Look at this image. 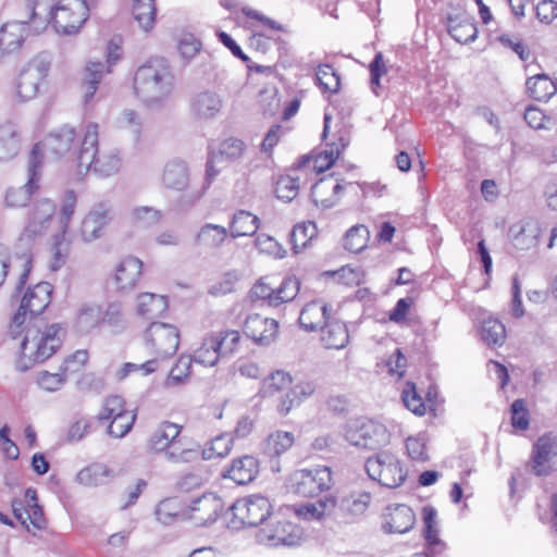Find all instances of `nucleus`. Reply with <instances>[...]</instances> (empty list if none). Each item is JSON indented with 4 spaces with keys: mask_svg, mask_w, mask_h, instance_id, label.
Returning <instances> with one entry per match:
<instances>
[{
    "mask_svg": "<svg viewBox=\"0 0 557 557\" xmlns=\"http://www.w3.org/2000/svg\"><path fill=\"white\" fill-rule=\"evenodd\" d=\"M294 434L286 431L271 433L262 444L263 454L268 457H276L288 450L294 444Z\"/></svg>",
    "mask_w": 557,
    "mask_h": 557,
    "instance_id": "obj_39",
    "label": "nucleus"
},
{
    "mask_svg": "<svg viewBox=\"0 0 557 557\" xmlns=\"http://www.w3.org/2000/svg\"><path fill=\"white\" fill-rule=\"evenodd\" d=\"M22 137L17 126L11 122L0 125V161L13 159L21 149Z\"/></svg>",
    "mask_w": 557,
    "mask_h": 557,
    "instance_id": "obj_34",
    "label": "nucleus"
},
{
    "mask_svg": "<svg viewBox=\"0 0 557 557\" xmlns=\"http://www.w3.org/2000/svg\"><path fill=\"white\" fill-rule=\"evenodd\" d=\"M52 289V285L48 282H40L33 288H28L13 317V325L16 327L23 325L27 314L37 317L42 313L51 301Z\"/></svg>",
    "mask_w": 557,
    "mask_h": 557,
    "instance_id": "obj_14",
    "label": "nucleus"
},
{
    "mask_svg": "<svg viewBox=\"0 0 557 557\" xmlns=\"http://www.w3.org/2000/svg\"><path fill=\"white\" fill-rule=\"evenodd\" d=\"M65 380H66V372H62L59 369V372H55V373H51L48 371L40 372L38 375L37 383L40 386V388H42L47 392H57L65 383Z\"/></svg>",
    "mask_w": 557,
    "mask_h": 557,
    "instance_id": "obj_61",
    "label": "nucleus"
},
{
    "mask_svg": "<svg viewBox=\"0 0 557 557\" xmlns=\"http://www.w3.org/2000/svg\"><path fill=\"white\" fill-rule=\"evenodd\" d=\"M102 323V309L96 302L82 305L76 318V325L82 332H89Z\"/></svg>",
    "mask_w": 557,
    "mask_h": 557,
    "instance_id": "obj_45",
    "label": "nucleus"
},
{
    "mask_svg": "<svg viewBox=\"0 0 557 557\" xmlns=\"http://www.w3.org/2000/svg\"><path fill=\"white\" fill-rule=\"evenodd\" d=\"M55 210L57 206L53 201L50 199H41L34 203L28 213L27 224L16 244L17 247L21 248L20 261L23 268V273L21 277H18L15 287L16 293H20L26 284L32 269V244L35 239L42 237L47 233L53 221Z\"/></svg>",
    "mask_w": 557,
    "mask_h": 557,
    "instance_id": "obj_2",
    "label": "nucleus"
},
{
    "mask_svg": "<svg viewBox=\"0 0 557 557\" xmlns=\"http://www.w3.org/2000/svg\"><path fill=\"white\" fill-rule=\"evenodd\" d=\"M76 201L77 198L75 193L73 190H67L63 198L59 218L60 227L58 233L61 235H65L67 232L70 221L75 212Z\"/></svg>",
    "mask_w": 557,
    "mask_h": 557,
    "instance_id": "obj_58",
    "label": "nucleus"
},
{
    "mask_svg": "<svg viewBox=\"0 0 557 557\" xmlns=\"http://www.w3.org/2000/svg\"><path fill=\"white\" fill-rule=\"evenodd\" d=\"M330 318L327 305L321 300H313L302 308L298 322L305 331L313 332L322 329Z\"/></svg>",
    "mask_w": 557,
    "mask_h": 557,
    "instance_id": "obj_26",
    "label": "nucleus"
},
{
    "mask_svg": "<svg viewBox=\"0 0 557 557\" xmlns=\"http://www.w3.org/2000/svg\"><path fill=\"white\" fill-rule=\"evenodd\" d=\"M114 478V471L102 462H92L76 474V481L88 487L109 483Z\"/></svg>",
    "mask_w": 557,
    "mask_h": 557,
    "instance_id": "obj_32",
    "label": "nucleus"
},
{
    "mask_svg": "<svg viewBox=\"0 0 557 557\" xmlns=\"http://www.w3.org/2000/svg\"><path fill=\"white\" fill-rule=\"evenodd\" d=\"M336 499L334 497H325L314 504L304 505L295 510V515L306 520H320L325 515H332Z\"/></svg>",
    "mask_w": 557,
    "mask_h": 557,
    "instance_id": "obj_43",
    "label": "nucleus"
},
{
    "mask_svg": "<svg viewBox=\"0 0 557 557\" xmlns=\"http://www.w3.org/2000/svg\"><path fill=\"white\" fill-rule=\"evenodd\" d=\"M85 0H59L54 8L52 27L58 34H76L88 17Z\"/></svg>",
    "mask_w": 557,
    "mask_h": 557,
    "instance_id": "obj_7",
    "label": "nucleus"
},
{
    "mask_svg": "<svg viewBox=\"0 0 557 557\" xmlns=\"http://www.w3.org/2000/svg\"><path fill=\"white\" fill-rule=\"evenodd\" d=\"M69 247L64 243V235L60 233L54 235V244L52 246V261L50 263V269L52 271H58L61 269L67 258Z\"/></svg>",
    "mask_w": 557,
    "mask_h": 557,
    "instance_id": "obj_63",
    "label": "nucleus"
},
{
    "mask_svg": "<svg viewBox=\"0 0 557 557\" xmlns=\"http://www.w3.org/2000/svg\"><path fill=\"white\" fill-rule=\"evenodd\" d=\"M344 190V187L334 178L333 174L322 177L311 188V199L323 209L334 207L338 201V195Z\"/></svg>",
    "mask_w": 557,
    "mask_h": 557,
    "instance_id": "obj_25",
    "label": "nucleus"
},
{
    "mask_svg": "<svg viewBox=\"0 0 557 557\" xmlns=\"http://www.w3.org/2000/svg\"><path fill=\"white\" fill-rule=\"evenodd\" d=\"M128 411L129 410L125 409V401L121 396L111 395L103 400L102 408L97 419L99 422H104Z\"/></svg>",
    "mask_w": 557,
    "mask_h": 557,
    "instance_id": "obj_52",
    "label": "nucleus"
},
{
    "mask_svg": "<svg viewBox=\"0 0 557 557\" xmlns=\"http://www.w3.org/2000/svg\"><path fill=\"white\" fill-rule=\"evenodd\" d=\"M271 512L272 505L264 495L246 496V527H257L263 523Z\"/></svg>",
    "mask_w": 557,
    "mask_h": 557,
    "instance_id": "obj_31",
    "label": "nucleus"
},
{
    "mask_svg": "<svg viewBox=\"0 0 557 557\" xmlns=\"http://www.w3.org/2000/svg\"><path fill=\"white\" fill-rule=\"evenodd\" d=\"M371 495L366 492H356L348 495H343L339 499H336V505L332 515L336 519L350 523L362 516L370 504Z\"/></svg>",
    "mask_w": 557,
    "mask_h": 557,
    "instance_id": "obj_21",
    "label": "nucleus"
},
{
    "mask_svg": "<svg viewBox=\"0 0 557 557\" xmlns=\"http://www.w3.org/2000/svg\"><path fill=\"white\" fill-rule=\"evenodd\" d=\"M292 383V377L287 372L276 371L268 376L261 387L263 395H271L288 387Z\"/></svg>",
    "mask_w": 557,
    "mask_h": 557,
    "instance_id": "obj_59",
    "label": "nucleus"
},
{
    "mask_svg": "<svg viewBox=\"0 0 557 557\" xmlns=\"http://www.w3.org/2000/svg\"><path fill=\"white\" fill-rule=\"evenodd\" d=\"M50 64V57L47 53H40L21 71L17 95L22 100H30L37 96L39 86L48 75Z\"/></svg>",
    "mask_w": 557,
    "mask_h": 557,
    "instance_id": "obj_12",
    "label": "nucleus"
},
{
    "mask_svg": "<svg viewBox=\"0 0 557 557\" xmlns=\"http://www.w3.org/2000/svg\"><path fill=\"white\" fill-rule=\"evenodd\" d=\"M240 341V334L238 331L230 330L221 332L216 335H211L210 347H216L220 357L231 355L237 347Z\"/></svg>",
    "mask_w": 557,
    "mask_h": 557,
    "instance_id": "obj_49",
    "label": "nucleus"
},
{
    "mask_svg": "<svg viewBox=\"0 0 557 557\" xmlns=\"http://www.w3.org/2000/svg\"><path fill=\"white\" fill-rule=\"evenodd\" d=\"M481 339L488 347L502 346L506 338L505 325L494 318L485 319L480 330Z\"/></svg>",
    "mask_w": 557,
    "mask_h": 557,
    "instance_id": "obj_44",
    "label": "nucleus"
},
{
    "mask_svg": "<svg viewBox=\"0 0 557 557\" xmlns=\"http://www.w3.org/2000/svg\"><path fill=\"white\" fill-rule=\"evenodd\" d=\"M528 95L536 101H547L556 91L557 86L546 74H537L525 82Z\"/></svg>",
    "mask_w": 557,
    "mask_h": 557,
    "instance_id": "obj_38",
    "label": "nucleus"
},
{
    "mask_svg": "<svg viewBox=\"0 0 557 557\" xmlns=\"http://www.w3.org/2000/svg\"><path fill=\"white\" fill-rule=\"evenodd\" d=\"M168 307V299L162 295L143 293L137 298V313L146 320L162 317Z\"/></svg>",
    "mask_w": 557,
    "mask_h": 557,
    "instance_id": "obj_36",
    "label": "nucleus"
},
{
    "mask_svg": "<svg viewBox=\"0 0 557 557\" xmlns=\"http://www.w3.org/2000/svg\"><path fill=\"white\" fill-rule=\"evenodd\" d=\"M364 468L372 480L389 488L401 485L407 476V471L398 457L388 450H382L369 457Z\"/></svg>",
    "mask_w": 557,
    "mask_h": 557,
    "instance_id": "obj_6",
    "label": "nucleus"
},
{
    "mask_svg": "<svg viewBox=\"0 0 557 557\" xmlns=\"http://www.w3.org/2000/svg\"><path fill=\"white\" fill-rule=\"evenodd\" d=\"M233 438L228 434H222L210 442V446L202 450L203 459L226 456L232 448Z\"/></svg>",
    "mask_w": 557,
    "mask_h": 557,
    "instance_id": "obj_57",
    "label": "nucleus"
},
{
    "mask_svg": "<svg viewBox=\"0 0 557 557\" xmlns=\"http://www.w3.org/2000/svg\"><path fill=\"white\" fill-rule=\"evenodd\" d=\"M98 124L89 123L86 126L83 140L75 152L78 174L85 175L90 171L108 177L119 172L121 159L116 150H100L98 145Z\"/></svg>",
    "mask_w": 557,
    "mask_h": 557,
    "instance_id": "obj_3",
    "label": "nucleus"
},
{
    "mask_svg": "<svg viewBox=\"0 0 557 557\" xmlns=\"http://www.w3.org/2000/svg\"><path fill=\"white\" fill-rule=\"evenodd\" d=\"M344 435L349 444L367 449H377L389 443L386 426L368 418L350 420L346 424Z\"/></svg>",
    "mask_w": 557,
    "mask_h": 557,
    "instance_id": "obj_5",
    "label": "nucleus"
},
{
    "mask_svg": "<svg viewBox=\"0 0 557 557\" xmlns=\"http://www.w3.org/2000/svg\"><path fill=\"white\" fill-rule=\"evenodd\" d=\"M144 338L145 345L159 358L173 356L180 345L178 329L163 322H151Z\"/></svg>",
    "mask_w": 557,
    "mask_h": 557,
    "instance_id": "obj_11",
    "label": "nucleus"
},
{
    "mask_svg": "<svg viewBox=\"0 0 557 557\" xmlns=\"http://www.w3.org/2000/svg\"><path fill=\"white\" fill-rule=\"evenodd\" d=\"M178 52L183 60L188 63L193 58L199 57L203 61H209L210 55L201 52V41L193 35H185L178 42Z\"/></svg>",
    "mask_w": 557,
    "mask_h": 557,
    "instance_id": "obj_51",
    "label": "nucleus"
},
{
    "mask_svg": "<svg viewBox=\"0 0 557 557\" xmlns=\"http://www.w3.org/2000/svg\"><path fill=\"white\" fill-rule=\"evenodd\" d=\"M174 76L164 58H153L139 66L134 76V91L148 108H161L173 90Z\"/></svg>",
    "mask_w": 557,
    "mask_h": 557,
    "instance_id": "obj_1",
    "label": "nucleus"
},
{
    "mask_svg": "<svg viewBox=\"0 0 557 557\" xmlns=\"http://www.w3.org/2000/svg\"><path fill=\"white\" fill-rule=\"evenodd\" d=\"M299 178L292 175L281 176L276 182L275 193L278 199L292 201L298 195Z\"/></svg>",
    "mask_w": 557,
    "mask_h": 557,
    "instance_id": "obj_56",
    "label": "nucleus"
},
{
    "mask_svg": "<svg viewBox=\"0 0 557 557\" xmlns=\"http://www.w3.org/2000/svg\"><path fill=\"white\" fill-rule=\"evenodd\" d=\"M124 321L123 304L121 301L109 302L106 310L102 311V323L113 327H123Z\"/></svg>",
    "mask_w": 557,
    "mask_h": 557,
    "instance_id": "obj_62",
    "label": "nucleus"
},
{
    "mask_svg": "<svg viewBox=\"0 0 557 557\" xmlns=\"http://www.w3.org/2000/svg\"><path fill=\"white\" fill-rule=\"evenodd\" d=\"M75 131L71 127H62L59 131L51 133L42 141L37 143L28 157L32 162L34 152L36 151L37 168L42 172V165L47 158H60L70 152L71 147L75 140Z\"/></svg>",
    "mask_w": 557,
    "mask_h": 557,
    "instance_id": "obj_10",
    "label": "nucleus"
},
{
    "mask_svg": "<svg viewBox=\"0 0 557 557\" xmlns=\"http://www.w3.org/2000/svg\"><path fill=\"white\" fill-rule=\"evenodd\" d=\"M190 182L188 164L181 159L169 161L161 174V184L168 190L185 191Z\"/></svg>",
    "mask_w": 557,
    "mask_h": 557,
    "instance_id": "obj_23",
    "label": "nucleus"
},
{
    "mask_svg": "<svg viewBox=\"0 0 557 557\" xmlns=\"http://www.w3.org/2000/svg\"><path fill=\"white\" fill-rule=\"evenodd\" d=\"M104 64L102 62H89L85 69V77H84V102L88 104L97 89L98 85L101 82L103 74Z\"/></svg>",
    "mask_w": 557,
    "mask_h": 557,
    "instance_id": "obj_46",
    "label": "nucleus"
},
{
    "mask_svg": "<svg viewBox=\"0 0 557 557\" xmlns=\"http://www.w3.org/2000/svg\"><path fill=\"white\" fill-rule=\"evenodd\" d=\"M210 339L211 336L203 339L201 347L194 352L191 360L206 367H213L218 362L219 350L216 347H210Z\"/></svg>",
    "mask_w": 557,
    "mask_h": 557,
    "instance_id": "obj_60",
    "label": "nucleus"
},
{
    "mask_svg": "<svg viewBox=\"0 0 557 557\" xmlns=\"http://www.w3.org/2000/svg\"><path fill=\"white\" fill-rule=\"evenodd\" d=\"M135 421L136 413L134 411H128L122 416L113 418L107 432L112 437L122 438L132 430Z\"/></svg>",
    "mask_w": 557,
    "mask_h": 557,
    "instance_id": "obj_54",
    "label": "nucleus"
},
{
    "mask_svg": "<svg viewBox=\"0 0 557 557\" xmlns=\"http://www.w3.org/2000/svg\"><path fill=\"white\" fill-rule=\"evenodd\" d=\"M541 235V227L533 221H521L508 230V237L518 250H529L535 247Z\"/></svg>",
    "mask_w": 557,
    "mask_h": 557,
    "instance_id": "obj_24",
    "label": "nucleus"
},
{
    "mask_svg": "<svg viewBox=\"0 0 557 557\" xmlns=\"http://www.w3.org/2000/svg\"><path fill=\"white\" fill-rule=\"evenodd\" d=\"M332 485V472L326 466L301 469L289 479L290 491L302 497H313Z\"/></svg>",
    "mask_w": 557,
    "mask_h": 557,
    "instance_id": "obj_8",
    "label": "nucleus"
},
{
    "mask_svg": "<svg viewBox=\"0 0 557 557\" xmlns=\"http://www.w3.org/2000/svg\"><path fill=\"white\" fill-rule=\"evenodd\" d=\"M369 237V230L364 225H355L347 231L344 247L350 252L358 253L367 247Z\"/></svg>",
    "mask_w": 557,
    "mask_h": 557,
    "instance_id": "obj_50",
    "label": "nucleus"
},
{
    "mask_svg": "<svg viewBox=\"0 0 557 557\" xmlns=\"http://www.w3.org/2000/svg\"><path fill=\"white\" fill-rule=\"evenodd\" d=\"M60 331L58 324L46 326L44 331L28 327L21 343V356L16 361V369L25 372L54 355L62 345Z\"/></svg>",
    "mask_w": 557,
    "mask_h": 557,
    "instance_id": "obj_4",
    "label": "nucleus"
},
{
    "mask_svg": "<svg viewBox=\"0 0 557 557\" xmlns=\"http://www.w3.org/2000/svg\"><path fill=\"white\" fill-rule=\"evenodd\" d=\"M278 323L276 320L251 313L246 317V337L260 347L270 346L276 338Z\"/></svg>",
    "mask_w": 557,
    "mask_h": 557,
    "instance_id": "obj_19",
    "label": "nucleus"
},
{
    "mask_svg": "<svg viewBox=\"0 0 557 557\" xmlns=\"http://www.w3.org/2000/svg\"><path fill=\"white\" fill-rule=\"evenodd\" d=\"M437 511L432 506H424L422 509L423 537L426 544L438 543V528L436 525Z\"/></svg>",
    "mask_w": 557,
    "mask_h": 557,
    "instance_id": "obj_53",
    "label": "nucleus"
},
{
    "mask_svg": "<svg viewBox=\"0 0 557 557\" xmlns=\"http://www.w3.org/2000/svg\"><path fill=\"white\" fill-rule=\"evenodd\" d=\"M113 218V207L109 202L96 203L82 222L83 240L89 243L101 237Z\"/></svg>",
    "mask_w": 557,
    "mask_h": 557,
    "instance_id": "obj_17",
    "label": "nucleus"
},
{
    "mask_svg": "<svg viewBox=\"0 0 557 557\" xmlns=\"http://www.w3.org/2000/svg\"><path fill=\"white\" fill-rule=\"evenodd\" d=\"M36 151L33 161L27 164V181L23 186L11 187L7 190L5 202L8 207H25L32 196L40 188L41 171L37 168Z\"/></svg>",
    "mask_w": 557,
    "mask_h": 557,
    "instance_id": "obj_18",
    "label": "nucleus"
},
{
    "mask_svg": "<svg viewBox=\"0 0 557 557\" xmlns=\"http://www.w3.org/2000/svg\"><path fill=\"white\" fill-rule=\"evenodd\" d=\"M228 232L224 226L206 223L195 237V244L205 249H218L227 238Z\"/></svg>",
    "mask_w": 557,
    "mask_h": 557,
    "instance_id": "obj_37",
    "label": "nucleus"
},
{
    "mask_svg": "<svg viewBox=\"0 0 557 557\" xmlns=\"http://www.w3.org/2000/svg\"><path fill=\"white\" fill-rule=\"evenodd\" d=\"M132 13L139 26L148 32L153 27L156 21L154 0H132Z\"/></svg>",
    "mask_w": 557,
    "mask_h": 557,
    "instance_id": "obj_42",
    "label": "nucleus"
},
{
    "mask_svg": "<svg viewBox=\"0 0 557 557\" xmlns=\"http://www.w3.org/2000/svg\"><path fill=\"white\" fill-rule=\"evenodd\" d=\"M26 22H9L0 28V51L11 53L17 50L26 36Z\"/></svg>",
    "mask_w": 557,
    "mask_h": 557,
    "instance_id": "obj_33",
    "label": "nucleus"
},
{
    "mask_svg": "<svg viewBox=\"0 0 557 557\" xmlns=\"http://www.w3.org/2000/svg\"><path fill=\"white\" fill-rule=\"evenodd\" d=\"M300 283L296 277H286L274 287L265 278L259 280L250 289L252 301L261 300L270 307H277L283 302L292 301L299 293Z\"/></svg>",
    "mask_w": 557,
    "mask_h": 557,
    "instance_id": "obj_13",
    "label": "nucleus"
},
{
    "mask_svg": "<svg viewBox=\"0 0 557 557\" xmlns=\"http://www.w3.org/2000/svg\"><path fill=\"white\" fill-rule=\"evenodd\" d=\"M321 341L327 349H342L349 342L346 324L338 320H330L322 326Z\"/></svg>",
    "mask_w": 557,
    "mask_h": 557,
    "instance_id": "obj_35",
    "label": "nucleus"
},
{
    "mask_svg": "<svg viewBox=\"0 0 557 557\" xmlns=\"http://www.w3.org/2000/svg\"><path fill=\"white\" fill-rule=\"evenodd\" d=\"M253 243L260 252L274 255L281 259L286 256V251L271 236L261 234L255 238Z\"/></svg>",
    "mask_w": 557,
    "mask_h": 557,
    "instance_id": "obj_64",
    "label": "nucleus"
},
{
    "mask_svg": "<svg viewBox=\"0 0 557 557\" xmlns=\"http://www.w3.org/2000/svg\"><path fill=\"white\" fill-rule=\"evenodd\" d=\"M447 30L460 44L472 42L478 36L474 22L466 14L448 15Z\"/></svg>",
    "mask_w": 557,
    "mask_h": 557,
    "instance_id": "obj_30",
    "label": "nucleus"
},
{
    "mask_svg": "<svg viewBox=\"0 0 557 557\" xmlns=\"http://www.w3.org/2000/svg\"><path fill=\"white\" fill-rule=\"evenodd\" d=\"M143 271V262L135 257L123 259L116 268L114 281L121 290H129L136 286Z\"/></svg>",
    "mask_w": 557,
    "mask_h": 557,
    "instance_id": "obj_28",
    "label": "nucleus"
},
{
    "mask_svg": "<svg viewBox=\"0 0 557 557\" xmlns=\"http://www.w3.org/2000/svg\"><path fill=\"white\" fill-rule=\"evenodd\" d=\"M163 219V213L149 206H138L131 210L129 221L138 228H150L158 225Z\"/></svg>",
    "mask_w": 557,
    "mask_h": 557,
    "instance_id": "obj_41",
    "label": "nucleus"
},
{
    "mask_svg": "<svg viewBox=\"0 0 557 557\" xmlns=\"http://www.w3.org/2000/svg\"><path fill=\"white\" fill-rule=\"evenodd\" d=\"M216 161H220L219 157L214 153V151H210L209 158H208V161H207V164H206V180H205V183H203L201 189L200 190H193V191H189L188 194L182 195L180 197V205L182 207H191L197 201H199L201 199V197L203 196L205 191L210 186L212 180L215 177V175L219 172L214 168V163Z\"/></svg>",
    "mask_w": 557,
    "mask_h": 557,
    "instance_id": "obj_40",
    "label": "nucleus"
},
{
    "mask_svg": "<svg viewBox=\"0 0 557 557\" xmlns=\"http://www.w3.org/2000/svg\"><path fill=\"white\" fill-rule=\"evenodd\" d=\"M25 502L27 504V510H25V524L28 529V522L36 529H42L46 524L42 507L38 504L36 491L28 487L25 491Z\"/></svg>",
    "mask_w": 557,
    "mask_h": 557,
    "instance_id": "obj_47",
    "label": "nucleus"
},
{
    "mask_svg": "<svg viewBox=\"0 0 557 557\" xmlns=\"http://www.w3.org/2000/svg\"><path fill=\"white\" fill-rule=\"evenodd\" d=\"M317 81L324 91L337 92L341 86L339 76L327 64L319 65L315 72Z\"/></svg>",
    "mask_w": 557,
    "mask_h": 557,
    "instance_id": "obj_55",
    "label": "nucleus"
},
{
    "mask_svg": "<svg viewBox=\"0 0 557 557\" xmlns=\"http://www.w3.org/2000/svg\"><path fill=\"white\" fill-rule=\"evenodd\" d=\"M181 433V426L172 422H163L150 436L148 447L151 451L160 453L172 450L176 447V438Z\"/></svg>",
    "mask_w": 557,
    "mask_h": 557,
    "instance_id": "obj_29",
    "label": "nucleus"
},
{
    "mask_svg": "<svg viewBox=\"0 0 557 557\" xmlns=\"http://www.w3.org/2000/svg\"><path fill=\"white\" fill-rule=\"evenodd\" d=\"M382 518V530L387 534H405L416 524V513L405 504L387 506Z\"/></svg>",
    "mask_w": 557,
    "mask_h": 557,
    "instance_id": "obj_20",
    "label": "nucleus"
},
{
    "mask_svg": "<svg viewBox=\"0 0 557 557\" xmlns=\"http://www.w3.org/2000/svg\"><path fill=\"white\" fill-rule=\"evenodd\" d=\"M527 470L536 476H547L557 471V435L547 433L536 440Z\"/></svg>",
    "mask_w": 557,
    "mask_h": 557,
    "instance_id": "obj_9",
    "label": "nucleus"
},
{
    "mask_svg": "<svg viewBox=\"0 0 557 557\" xmlns=\"http://www.w3.org/2000/svg\"><path fill=\"white\" fill-rule=\"evenodd\" d=\"M223 107L221 96L213 90L195 92L189 100V112L197 121H209L218 116Z\"/></svg>",
    "mask_w": 557,
    "mask_h": 557,
    "instance_id": "obj_22",
    "label": "nucleus"
},
{
    "mask_svg": "<svg viewBox=\"0 0 557 557\" xmlns=\"http://www.w3.org/2000/svg\"><path fill=\"white\" fill-rule=\"evenodd\" d=\"M223 506L221 497L213 493H205L191 500L188 508L182 511V516L198 527H206L216 521Z\"/></svg>",
    "mask_w": 557,
    "mask_h": 557,
    "instance_id": "obj_16",
    "label": "nucleus"
},
{
    "mask_svg": "<svg viewBox=\"0 0 557 557\" xmlns=\"http://www.w3.org/2000/svg\"><path fill=\"white\" fill-rule=\"evenodd\" d=\"M255 539L258 544L271 547L280 545L296 546L304 541L305 533L302 528L298 524L284 520L277 521L275 528L272 530L267 531L264 529H260L256 531Z\"/></svg>",
    "mask_w": 557,
    "mask_h": 557,
    "instance_id": "obj_15",
    "label": "nucleus"
},
{
    "mask_svg": "<svg viewBox=\"0 0 557 557\" xmlns=\"http://www.w3.org/2000/svg\"><path fill=\"white\" fill-rule=\"evenodd\" d=\"M54 0H28L27 9L30 13L29 24L33 32L41 33L52 23L55 4Z\"/></svg>",
    "mask_w": 557,
    "mask_h": 557,
    "instance_id": "obj_27",
    "label": "nucleus"
},
{
    "mask_svg": "<svg viewBox=\"0 0 557 557\" xmlns=\"http://www.w3.org/2000/svg\"><path fill=\"white\" fill-rule=\"evenodd\" d=\"M317 234V226L313 222H304L293 227L289 237L295 255L301 252Z\"/></svg>",
    "mask_w": 557,
    "mask_h": 557,
    "instance_id": "obj_48",
    "label": "nucleus"
}]
</instances>
